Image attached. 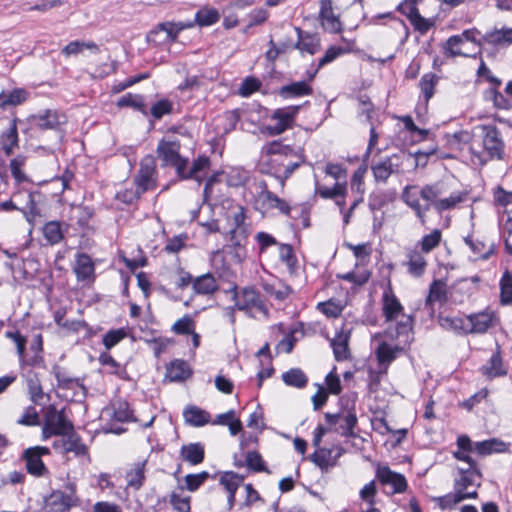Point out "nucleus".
I'll list each match as a JSON object with an SVG mask.
<instances>
[{
    "mask_svg": "<svg viewBox=\"0 0 512 512\" xmlns=\"http://www.w3.org/2000/svg\"><path fill=\"white\" fill-rule=\"evenodd\" d=\"M483 132V147L485 152H477L472 147V161L479 165H485L491 159H502L504 154V143L500 137L499 130L493 125H481Z\"/></svg>",
    "mask_w": 512,
    "mask_h": 512,
    "instance_id": "nucleus-1",
    "label": "nucleus"
},
{
    "mask_svg": "<svg viewBox=\"0 0 512 512\" xmlns=\"http://www.w3.org/2000/svg\"><path fill=\"white\" fill-rule=\"evenodd\" d=\"M251 188L255 191L254 202L257 210L267 212L276 209L283 215H290L292 208L289 203L271 192L266 181L254 179Z\"/></svg>",
    "mask_w": 512,
    "mask_h": 512,
    "instance_id": "nucleus-2",
    "label": "nucleus"
},
{
    "mask_svg": "<svg viewBox=\"0 0 512 512\" xmlns=\"http://www.w3.org/2000/svg\"><path fill=\"white\" fill-rule=\"evenodd\" d=\"M73 430V424L66 418L63 410H57L55 406H49L42 427L44 440L52 436H66Z\"/></svg>",
    "mask_w": 512,
    "mask_h": 512,
    "instance_id": "nucleus-3",
    "label": "nucleus"
},
{
    "mask_svg": "<svg viewBox=\"0 0 512 512\" xmlns=\"http://www.w3.org/2000/svg\"><path fill=\"white\" fill-rule=\"evenodd\" d=\"M194 27V23L188 21L161 22L147 34V42L154 45L175 42L181 31Z\"/></svg>",
    "mask_w": 512,
    "mask_h": 512,
    "instance_id": "nucleus-4",
    "label": "nucleus"
},
{
    "mask_svg": "<svg viewBox=\"0 0 512 512\" xmlns=\"http://www.w3.org/2000/svg\"><path fill=\"white\" fill-rule=\"evenodd\" d=\"M270 156L271 158L266 164L267 169L264 172L279 180L280 186L284 188L286 180L304 163V156L300 155L296 160L283 156Z\"/></svg>",
    "mask_w": 512,
    "mask_h": 512,
    "instance_id": "nucleus-5",
    "label": "nucleus"
},
{
    "mask_svg": "<svg viewBox=\"0 0 512 512\" xmlns=\"http://www.w3.org/2000/svg\"><path fill=\"white\" fill-rule=\"evenodd\" d=\"M231 292H233V300L237 310L248 312L252 308H256L266 318L269 317V310L261 299L260 293L255 288L245 287L241 293H238L237 286H233Z\"/></svg>",
    "mask_w": 512,
    "mask_h": 512,
    "instance_id": "nucleus-6",
    "label": "nucleus"
},
{
    "mask_svg": "<svg viewBox=\"0 0 512 512\" xmlns=\"http://www.w3.org/2000/svg\"><path fill=\"white\" fill-rule=\"evenodd\" d=\"M67 487L70 490L68 494L61 490H54L44 498L45 512H69L72 507L78 505L79 499L76 496L75 486L69 484Z\"/></svg>",
    "mask_w": 512,
    "mask_h": 512,
    "instance_id": "nucleus-7",
    "label": "nucleus"
},
{
    "mask_svg": "<svg viewBox=\"0 0 512 512\" xmlns=\"http://www.w3.org/2000/svg\"><path fill=\"white\" fill-rule=\"evenodd\" d=\"M134 183L142 192L152 190L157 185L156 160L152 155H146L140 161V167L134 178Z\"/></svg>",
    "mask_w": 512,
    "mask_h": 512,
    "instance_id": "nucleus-8",
    "label": "nucleus"
},
{
    "mask_svg": "<svg viewBox=\"0 0 512 512\" xmlns=\"http://www.w3.org/2000/svg\"><path fill=\"white\" fill-rule=\"evenodd\" d=\"M403 156L401 154H392L379 162L371 165V171L374 180L377 183H386L393 174L402 173Z\"/></svg>",
    "mask_w": 512,
    "mask_h": 512,
    "instance_id": "nucleus-9",
    "label": "nucleus"
},
{
    "mask_svg": "<svg viewBox=\"0 0 512 512\" xmlns=\"http://www.w3.org/2000/svg\"><path fill=\"white\" fill-rule=\"evenodd\" d=\"M299 109L300 106H288L276 109L271 116V119L275 121V124H271L266 127L268 134L271 136L280 135L287 129L291 128Z\"/></svg>",
    "mask_w": 512,
    "mask_h": 512,
    "instance_id": "nucleus-10",
    "label": "nucleus"
},
{
    "mask_svg": "<svg viewBox=\"0 0 512 512\" xmlns=\"http://www.w3.org/2000/svg\"><path fill=\"white\" fill-rule=\"evenodd\" d=\"M496 313L490 309L467 315L468 334H484L498 324Z\"/></svg>",
    "mask_w": 512,
    "mask_h": 512,
    "instance_id": "nucleus-11",
    "label": "nucleus"
},
{
    "mask_svg": "<svg viewBox=\"0 0 512 512\" xmlns=\"http://www.w3.org/2000/svg\"><path fill=\"white\" fill-rule=\"evenodd\" d=\"M49 453V448L43 446L30 447L24 450L22 457L26 461L27 472L36 477L45 475L47 468L41 457Z\"/></svg>",
    "mask_w": 512,
    "mask_h": 512,
    "instance_id": "nucleus-12",
    "label": "nucleus"
},
{
    "mask_svg": "<svg viewBox=\"0 0 512 512\" xmlns=\"http://www.w3.org/2000/svg\"><path fill=\"white\" fill-rule=\"evenodd\" d=\"M459 477L455 478L454 489L459 494H466L470 486L481 485L482 474L478 467L459 468Z\"/></svg>",
    "mask_w": 512,
    "mask_h": 512,
    "instance_id": "nucleus-13",
    "label": "nucleus"
},
{
    "mask_svg": "<svg viewBox=\"0 0 512 512\" xmlns=\"http://www.w3.org/2000/svg\"><path fill=\"white\" fill-rule=\"evenodd\" d=\"M376 477L382 485H389L393 493H403L407 489V480L403 474L392 471L388 466L378 467Z\"/></svg>",
    "mask_w": 512,
    "mask_h": 512,
    "instance_id": "nucleus-14",
    "label": "nucleus"
},
{
    "mask_svg": "<svg viewBox=\"0 0 512 512\" xmlns=\"http://www.w3.org/2000/svg\"><path fill=\"white\" fill-rule=\"evenodd\" d=\"M396 10L405 15L414 27V30L419 32L421 35H425L435 25L434 20L431 18H424L417 7H412L407 10L405 9V4H398Z\"/></svg>",
    "mask_w": 512,
    "mask_h": 512,
    "instance_id": "nucleus-15",
    "label": "nucleus"
},
{
    "mask_svg": "<svg viewBox=\"0 0 512 512\" xmlns=\"http://www.w3.org/2000/svg\"><path fill=\"white\" fill-rule=\"evenodd\" d=\"M319 17L322 27L331 33H339L342 24L338 16L334 14L332 0H321Z\"/></svg>",
    "mask_w": 512,
    "mask_h": 512,
    "instance_id": "nucleus-16",
    "label": "nucleus"
},
{
    "mask_svg": "<svg viewBox=\"0 0 512 512\" xmlns=\"http://www.w3.org/2000/svg\"><path fill=\"white\" fill-rule=\"evenodd\" d=\"M403 306L391 289L385 290L382 296V311L386 322H392L403 314Z\"/></svg>",
    "mask_w": 512,
    "mask_h": 512,
    "instance_id": "nucleus-17",
    "label": "nucleus"
},
{
    "mask_svg": "<svg viewBox=\"0 0 512 512\" xmlns=\"http://www.w3.org/2000/svg\"><path fill=\"white\" fill-rule=\"evenodd\" d=\"M481 372L489 378L501 377L507 374V369L503 364L501 348L498 343H496V351L491 355L487 364L482 366Z\"/></svg>",
    "mask_w": 512,
    "mask_h": 512,
    "instance_id": "nucleus-18",
    "label": "nucleus"
},
{
    "mask_svg": "<svg viewBox=\"0 0 512 512\" xmlns=\"http://www.w3.org/2000/svg\"><path fill=\"white\" fill-rule=\"evenodd\" d=\"M73 271L79 281H85L94 276L95 266L91 257L86 253H78Z\"/></svg>",
    "mask_w": 512,
    "mask_h": 512,
    "instance_id": "nucleus-19",
    "label": "nucleus"
},
{
    "mask_svg": "<svg viewBox=\"0 0 512 512\" xmlns=\"http://www.w3.org/2000/svg\"><path fill=\"white\" fill-rule=\"evenodd\" d=\"M180 457L192 466L201 464L205 458V448L200 442L182 445Z\"/></svg>",
    "mask_w": 512,
    "mask_h": 512,
    "instance_id": "nucleus-20",
    "label": "nucleus"
},
{
    "mask_svg": "<svg viewBox=\"0 0 512 512\" xmlns=\"http://www.w3.org/2000/svg\"><path fill=\"white\" fill-rule=\"evenodd\" d=\"M146 463V460L138 461L134 463L126 472L125 479L128 487L134 490H139L142 488L146 479Z\"/></svg>",
    "mask_w": 512,
    "mask_h": 512,
    "instance_id": "nucleus-21",
    "label": "nucleus"
},
{
    "mask_svg": "<svg viewBox=\"0 0 512 512\" xmlns=\"http://www.w3.org/2000/svg\"><path fill=\"white\" fill-rule=\"evenodd\" d=\"M403 351L402 347L391 346L387 342H382L378 345L375 354L378 363L384 366L383 372L387 371L388 366L397 358L399 353Z\"/></svg>",
    "mask_w": 512,
    "mask_h": 512,
    "instance_id": "nucleus-22",
    "label": "nucleus"
},
{
    "mask_svg": "<svg viewBox=\"0 0 512 512\" xmlns=\"http://www.w3.org/2000/svg\"><path fill=\"white\" fill-rule=\"evenodd\" d=\"M407 262L404 265L407 267V271L413 277H421L426 270L427 262L423 254L417 250H409L407 252Z\"/></svg>",
    "mask_w": 512,
    "mask_h": 512,
    "instance_id": "nucleus-23",
    "label": "nucleus"
},
{
    "mask_svg": "<svg viewBox=\"0 0 512 512\" xmlns=\"http://www.w3.org/2000/svg\"><path fill=\"white\" fill-rule=\"evenodd\" d=\"M415 189V186L407 185L404 187L402 192V200L414 210L416 216L422 224L425 223V212L430 209V205L422 206L415 193L411 191Z\"/></svg>",
    "mask_w": 512,
    "mask_h": 512,
    "instance_id": "nucleus-24",
    "label": "nucleus"
},
{
    "mask_svg": "<svg viewBox=\"0 0 512 512\" xmlns=\"http://www.w3.org/2000/svg\"><path fill=\"white\" fill-rule=\"evenodd\" d=\"M180 145L172 141H160L157 146L158 156L162 159L164 165H172L180 157Z\"/></svg>",
    "mask_w": 512,
    "mask_h": 512,
    "instance_id": "nucleus-25",
    "label": "nucleus"
},
{
    "mask_svg": "<svg viewBox=\"0 0 512 512\" xmlns=\"http://www.w3.org/2000/svg\"><path fill=\"white\" fill-rule=\"evenodd\" d=\"M33 118L36 126L42 130L57 129L64 122L62 120L63 116L55 110H46Z\"/></svg>",
    "mask_w": 512,
    "mask_h": 512,
    "instance_id": "nucleus-26",
    "label": "nucleus"
},
{
    "mask_svg": "<svg viewBox=\"0 0 512 512\" xmlns=\"http://www.w3.org/2000/svg\"><path fill=\"white\" fill-rule=\"evenodd\" d=\"M295 31L298 35V40L294 47L300 50L302 53L306 52L310 55H314L320 50L319 40L311 34L303 35V31L299 27H295Z\"/></svg>",
    "mask_w": 512,
    "mask_h": 512,
    "instance_id": "nucleus-27",
    "label": "nucleus"
},
{
    "mask_svg": "<svg viewBox=\"0 0 512 512\" xmlns=\"http://www.w3.org/2000/svg\"><path fill=\"white\" fill-rule=\"evenodd\" d=\"M0 142L4 153L7 156H10L13 153L14 148L18 146L16 119L10 121L9 127L0 136Z\"/></svg>",
    "mask_w": 512,
    "mask_h": 512,
    "instance_id": "nucleus-28",
    "label": "nucleus"
},
{
    "mask_svg": "<svg viewBox=\"0 0 512 512\" xmlns=\"http://www.w3.org/2000/svg\"><path fill=\"white\" fill-rule=\"evenodd\" d=\"M475 452L481 456L490 455L492 453H502L508 449V444L502 440L491 438L488 440L476 442L474 444Z\"/></svg>",
    "mask_w": 512,
    "mask_h": 512,
    "instance_id": "nucleus-29",
    "label": "nucleus"
},
{
    "mask_svg": "<svg viewBox=\"0 0 512 512\" xmlns=\"http://www.w3.org/2000/svg\"><path fill=\"white\" fill-rule=\"evenodd\" d=\"M220 19V14L217 9L213 7L204 6L195 13L194 20H188L200 27H207L217 23Z\"/></svg>",
    "mask_w": 512,
    "mask_h": 512,
    "instance_id": "nucleus-30",
    "label": "nucleus"
},
{
    "mask_svg": "<svg viewBox=\"0 0 512 512\" xmlns=\"http://www.w3.org/2000/svg\"><path fill=\"white\" fill-rule=\"evenodd\" d=\"M278 93L283 98L301 97L311 95L313 89L306 81H298L282 86Z\"/></svg>",
    "mask_w": 512,
    "mask_h": 512,
    "instance_id": "nucleus-31",
    "label": "nucleus"
},
{
    "mask_svg": "<svg viewBox=\"0 0 512 512\" xmlns=\"http://www.w3.org/2000/svg\"><path fill=\"white\" fill-rule=\"evenodd\" d=\"M439 325L448 331H453L458 335H468L467 317H450V316H439Z\"/></svg>",
    "mask_w": 512,
    "mask_h": 512,
    "instance_id": "nucleus-32",
    "label": "nucleus"
},
{
    "mask_svg": "<svg viewBox=\"0 0 512 512\" xmlns=\"http://www.w3.org/2000/svg\"><path fill=\"white\" fill-rule=\"evenodd\" d=\"M447 301L446 284L442 280H434L430 287L429 293L425 301L426 307L433 309V303H444Z\"/></svg>",
    "mask_w": 512,
    "mask_h": 512,
    "instance_id": "nucleus-33",
    "label": "nucleus"
},
{
    "mask_svg": "<svg viewBox=\"0 0 512 512\" xmlns=\"http://www.w3.org/2000/svg\"><path fill=\"white\" fill-rule=\"evenodd\" d=\"M183 416L186 423L194 427H201L210 422V414L197 406H189Z\"/></svg>",
    "mask_w": 512,
    "mask_h": 512,
    "instance_id": "nucleus-34",
    "label": "nucleus"
},
{
    "mask_svg": "<svg viewBox=\"0 0 512 512\" xmlns=\"http://www.w3.org/2000/svg\"><path fill=\"white\" fill-rule=\"evenodd\" d=\"M477 496L478 494L476 490L467 492L466 494H459L455 491V493H449L444 496L437 497L435 500L437 501L438 506L442 510H445L454 507L465 499H475Z\"/></svg>",
    "mask_w": 512,
    "mask_h": 512,
    "instance_id": "nucleus-35",
    "label": "nucleus"
},
{
    "mask_svg": "<svg viewBox=\"0 0 512 512\" xmlns=\"http://www.w3.org/2000/svg\"><path fill=\"white\" fill-rule=\"evenodd\" d=\"M118 107H131L144 116H148V108L144 102V97L139 94L127 93L117 101Z\"/></svg>",
    "mask_w": 512,
    "mask_h": 512,
    "instance_id": "nucleus-36",
    "label": "nucleus"
},
{
    "mask_svg": "<svg viewBox=\"0 0 512 512\" xmlns=\"http://www.w3.org/2000/svg\"><path fill=\"white\" fill-rule=\"evenodd\" d=\"M484 42L491 45H502L512 43V28L493 29L487 31L483 36Z\"/></svg>",
    "mask_w": 512,
    "mask_h": 512,
    "instance_id": "nucleus-37",
    "label": "nucleus"
},
{
    "mask_svg": "<svg viewBox=\"0 0 512 512\" xmlns=\"http://www.w3.org/2000/svg\"><path fill=\"white\" fill-rule=\"evenodd\" d=\"M43 236L48 244L56 245L64 238V231L60 221H49L42 228Z\"/></svg>",
    "mask_w": 512,
    "mask_h": 512,
    "instance_id": "nucleus-38",
    "label": "nucleus"
},
{
    "mask_svg": "<svg viewBox=\"0 0 512 512\" xmlns=\"http://www.w3.org/2000/svg\"><path fill=\"white\" fill-rule=\"evenodd\" d=\"M167 376L171 381H183L191 376V370L185 361L176 359L167 367Z\"/></svg>",
    "mask_w": 512,
    "mask_h": 512,
    "instance_id": "nucleus-39",
    "label": "nucleus"
},
{
    "mask_svg": "<svg viewBox=\"0 0 512 512\" xmlns=\"http://www.w3.org/2000/svg\"><path fill=\"white\" fill-rule=\"evenodd\" d=\"M61 450L65 453L74 452L77 456L87 453L86 445L81 441L80 437L74 433H70L67 438L61 439Z\"/></svg>",
    "mask_w": 512,
    "mask_h": 512,
    "instance_id": "nucleus-40",
    "label": "nucleus"
},
{
    "mask_svg": "<svg viewBox=\"0 0 512 512\" xmlns=\"http://www.w3.org/2000/svg\"><path fill=\"white\" fill-rule=\"evenodd\" d=\"M53 374L60 388L72 389L77 386L84 389V385L79 378L69 376L67 371L58 365L53 367Z\"/></svg>",
    "mask_w": 512,
    "mask_h": 512,
    "instance_id": "nucleus-41",
    "label": "nucleus"
},
{
    "mask_svg": "<svg viewBox=\"0 0 512 512\" xmlns=\"http://www.w3.org/2000/svg\"><path fill=\"white\" fill-rule=\"evenodd\" d=\"M282 380L287 386L302 389L308 383V377L300 368H291L282 374Z\"/></svg>",
    "mask_w": 512,
    "mask_h": 512,
    "instance_id": "nucleus-42",
    "label": "nucleus"
},
{
    "mask_svg": "<svg viewBox=\"0 0 512 512\" xmlns=\"http://www.w3.org/2000/svg\"><path fill=\"white\" fill-rule=\"evenodd\" d=\"M28 97V92L25 89L17 88L11 92L0 93V107L6 109L9 106H16L24 101Z\"/></svg>",
    "mask_w": 512,
    "mask_h": 512,
    "instance_id": "nucleus-43",
    "label": "nucleus"
},
{
    "mask_svg": "<svg viewBox=\"0 0 512 512\" xmlns=\"http://www.w3.org/2000/svg\"><path fill=\"white\" fill-rule=\"evenodd\" d=\"M193 289L197 294L206 295L214 293L218 289V286L214 276L207 273L195 279Z\"/></svg>",
    "mask_w": 512,
    "mask_h": 512,
    "instance_id": "nucleus-44",
    "label": "nucleus"
},
{
    "mask_svg": "<svg viewBox=\"0 0 512 512\" xmlns=\"http://www.w3.org/2000/svg\"><path fill=\"white\" fill-rule=\"evenodd\" d=\"M414 317L412 315L402 314L401 319L396 323L395 332L396 337H404V342L409 343L413 340L412 331H413Z\"/></svg>",
    "mask_w": 512,
    "mask_h": 512,
    "instance_id": "nucleus-45",
    "label": "nucleus"
},
{
    "mask_svg": "<svg viewBox=\"0 0 512 512\" xmlns=\"http://www.w3.org/2000/svg\"><path fill=\"white\" fill-rule=\"evenodd\" d=\"M331 346L336 361L340 362L349 358L348 337L346 335L342 333L337 334L336 337L332 339Z\"/></svg>",
    "mask_w": 512,
    "mask_h": 512,
    "instance_id": "nucleus-46",
    "label": "nucleus"
},
{
    "mask_svg": "<svg viewBox=\"0 0 512 512\" xmlns=\"http://www.w3.org/2000/svg\"><path fill=\"white\" fill-rule=\"evenodd\" d=\"M440 77L435 73L429 72L424 74L419 81V88L424 96L425 102L428 103L433 97L435 87L439 82Z\"/></svg>",
    "mask_w": 512,
    "mask_h": 512,
    "instance_id": "nucleus-47",
    "label": "nucleus"
},
{
    "mask_svg": "<svg viewBox=\"0 0 512 512\" xmlns=\"http://www.w3.org/2000/svg\"><path fill=\"white\" fill-rule=\"evenodd\" d=\"M342 40L346 43L345 47L341 46H330L326 51L324 56L319 60L318 68H322L328 63H331L339 56L346 54L351 51L352 43L346 41L345 38L342 37Z\"/></svg>",
    "mask_w": 512,
    "mask_h": 512,
    "instance_id": "nucleus-48",
    "label": "nucleus"
},
{
    "mask_svg": "<svg viewBox=\"0 0 512 512\" xmlns=\"http://www.w3.org/2000/svg\"><path fill=\"white\" fill-rule=\"evenodd\" d=\"M83 49H89L93 53H99V51H100L99 46L93 41L84 42V41L76 40V41L69 42L62 49V54H64L67 57L71 56V55H77L78 53L82 52Z\"/></svg>",
    "mask_w": 512,
    "mask_h": 512,
    "instance_id": "nucleus-49",
    "label": "nucleus"
},
{
    "mask_svg": "<svg viewBox=\"0 0 512 512\" xmlns=\"http://www.w3.org/2000/svg\"><path fill=\"white\" fill-rule=\"evenodd\" d=\"M265 150L268 155L283 156L287 157V159H293V157L298 159V156L301 155L298 154L291 146L284 145L278 141L268 143Z\"/></svg>",
    "mask_w": 512,
    "mask_h": 512,
    "instance_id": "nucleus-50",
    "label": "nucleus"
},
{
    "mask_svg": "<svg viewBox=\"0 0 512 512\" xmlns=\"http://www.w3.org/2000/svg\"><path fill=\"white\" fill-rule=\"evenodd\" d=\"M249 180V171L241 167L232 168L227 174V183L231 187L244 186Z\"/></svg>",
    "mask_w": 512,
    "mask_h": 512,
    "instance_id": "nucleus-51",
    "label": "nucleus"
},
{
    "mask_svg": "<svg viewBox=\"0 0 512 512\" xmlns=\"http://www.w3.org/2000/svg\"><path fill=\"white\" fill-rule=\"evenodd\" d=\"M466 197L467 193L465 192L451 193L449 197L439 199L438 201L434 202V208L439 212L449 210L455 207L458 203L463 202Z\"/></svg>",
    "mask_w": 512,
    "mask_h": 512,
    "instance_id": "nucleus-52",
    "label": "nucleus"
},
{
    "mask_svg": "<svg viewBox=\"0 0 512 512\" xmlns=\"http://www.w3.org/2000/svg\"><path fill=\"white\" fill-rule=\"evenodd\" d=\"M461 44H463V41L460 36H450L443 44L444 55L448 58H454L457 56H468L467 54L463 53L460 50L459 47Z\"/></svg>",
    "mask_w": 512,
    "mask_h": 512,
    "instance_id": "nucleus-53",
    "label": "nucleus"
},
{
    "mask_svg": "<svg viewBox=\"0 0 512 512\" xmlns=\"http://www.w3.org/2000/svg\"><path fill=\"white\" fill-rule=\"evenodd\" d=\"M173 111V103L167 98H163L154 103L148 115L150 114L153 119L160 120L164 115L171 114Z\"/></svg>",
    "mask_w": 512,
    "mask_h": 512,
    "instance_id": "nucleus-54",
    "label": "nucleus"
},
{
    "mask_svg": "<svg viewBox=\"0 0 512 512\" xmlns=\"http://www.w3.org/2000/svg\"><path fill=\"white\" fill-rule=\"evenodd\" d=\"M441 238L442 233L439 229H434L431 233L424 235L419 243L422 252H431L440 244Z\"/></svg>",
    "mask_w": 512,
    "mask_h": 512,
    "instance_id": "nucleus-55",
    "label": "nucleus"
},
{
    "mask_svg": "<svg viewBox=\"0 0 512 512\" xmlns=\"http://www.w3.org/2000/svg\"><path fill=\"white\" fill-rule=\"evenodd\" d=\"M317 193L324 199H334L336 197H345L347 193L346 182H336L333 187H320Z\"/></svg>",
    "mask_w": 512,
    "mask_h": 512,
    "instance_id": "nucleus-56",
    "label": "nucleus"
},
{
    "mask_svg": "<svg viewBox=\"0 0 512 512\" xmlns=\"http://www.w3.org/2000/svg\"><path fill=\"white\" fill-rule=\"evenodd\" d=\"M343 423L340 425L341 435L344 437H355L356 434L354 432V428L358 423V418L355 412L349 411L343 417Z\"/></svg>",
    "mask_w": 512,
    "mask_h": 512,
    "instance_id": "nucleus-57",
    "label": "nucleus"
},
{
    "mask_svg": "<svg viewBox=\"0 0 512 512\" xmlns=\"http://www.w3.org/2000/svg\"><path fill=\"white\" fill-rule=\"evenodd\" d=\"M332 450L331 449H319L310 455V460L315 463L322 470H327L328 467L332 466L331 460Z\"/></svg>",
    "mask_w": 512,
    "mask_h": 512,
    "instance_id": "nucleus-58",
    "label": "nucleus"
},
{
    "mask_svg": "<svg viewBox=\"0 0 512 512\" xmlns=\"http://www.w3.org/2000/svg\"><path fill=\"white\" fill-rule=\"evenodd\" d=\"M209 166V157L205 155H200L197 159L193 161L192 166L189 169V176H191V179H195L198 183H200L202 181V176H200V172L208 169Z\"/></svg>",
    "mask_w": 512,
    "mask_h": 512,
    "instance_id": "nucleus-59",
    "label": "nucleus"
},
{
    "mask_svg": "<svg viewBox=\"0 0 512 512\" xmlns=\"http://www.w3.org/2000/svg\"><path fill=\"white\" fill-rule=\"evenodd\" d=\"M195 329V322L190 315H184L182 318L178 319L171 330L178 335H188Z\"/></svg>",
    "mask_w": 512,
    "mask_h": 512,
    "instance_id": "nucleus-60",
    "label": "nucleus"
},
{
    "mask_svg": "<svg viewBox=\"0 0 512 512\" xmlns=\"http://www.w3.org/2000/svg\"><path fill=\"white\" fill-rule=\"evenodd\" d=\"M442 194H443V189H442V185L440 183L425 185L420 190V197L423 200L430 202L433 206H434V202L438 201L439 199H437V198L439 196H441Z\"/></svg>",
    "mask_w": 512,
    "mask_h": 512,
    "instance_id": "nucleus-61",
    "label": "nucleus"
},
{
    "mask_svg": "<svg viewBox=\"0 0 512 512\" xmlns=\"http://www.w3.org/2000/svg\"><path fill=\"white\" fill-rule=\"evenodd\" d=\"M242 482L243 477L234 472H225L220 478V484L227 492H236Z\"/></svg>",
    "mask_w": 512,
    "mask_h": 512,
    "instance_id": "nucleus-62",
    "label": "nucleus"
},
{
    "mask_svg": "<svg viewBox=\"0 0 512 512\" xmlns=\"http://www.w3.org/2000/svg\"><path fill=\"white\" fill-rule=\"evenodd\" d=\"M209 477L210 474L207 471H202L197 474H187L185 476L186 489L190 492H195Z\"/></svg>",
    "mask_w": 512,
    "mask_h": 512,
    "instance_id": "nucleus-63",
    "label": "nucleus"
},
{
    "mask_svg": "<svg viewBox=\"0 0 512 512\" xmlns=\"http://www.w3.org/2000/svg\"><path fill=\"white\" fill-rule=\"evenodd\" d=\"M260 87L261 82L259 79L253 76H248L243 80L239 88V94L242 97H249L253 93L257 92L260 89Z\"/></svg>",
    "mask_w": 512,
    "mask_h": 512,
    "instance_id": "nucleus-64",
    "label": "nucleus"
}]
</instances>
